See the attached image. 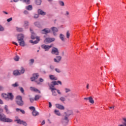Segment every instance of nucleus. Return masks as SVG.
I'll use <instances>...</instances> for the list:
<instances>
[{"label":"nucleus","mask_w":126,"mask_h":126,"mask_svg":"<svg viewBox=\"0 0 126 126\" xmlns=\"http://www.w3.org/2000/svg\"><path fill=\"white\" fill-rule=\"evenodd\" d=\"M64 15L65 16H66V17H68V16H69V12H68V11H66Z\"/></svg>","instance_id":"ea45409f"},{"label":"nucleus","mask_w":126,"mask_h":126,"mask_svg":"<svg viewBox=\"0 0 126 126\" xmlns=\"http://www.w3.org/2000/svg\"><path fill=\"white\" fill-rule=\"evenodd\" d=\"M42 34H48V33H51V30L49 29H44L41 31Z\"/></svg>","instance_id":"f3484780"},{"label":"nucleus","mask_w":126,"mask_h":126,"mask_svg":"<svg viewBox=\"0 0 126 126\" xmlns=\"http://www.w3.org/2000/svg\"><path fill=\"white\" fill-rule=\"evenodd\" d=\"M30 110H32V114L34 117H36V116H38L39 112L36 111V109L34 106H31L29 107Z\"/></svg>","instance_id":"1a4fd4ad"},{"label":"nucleus","mask_w":126,"mask_h":126,"mask_svg":"<svg viewBox=\"0 0 126 126\" xmlns=\"http://www.w3.org/2000/svg\"><path fill=\"white\" fill-rule=\"evenodd\" d=\"M12 86H13V87H18V86H19V84L18 82H16L15 84H13Z\"/></svg>","instance_id":"4c0bfd02"},{"label":"nucleus","mask_w":126,"mask_h":126,"mask_svg":"<svg viewBox=\"0 0 126 126\" xmlns=\"http://www.w3.org/2000/svg\"><path fill=\"white\" fill-rule=\"evenodd\" d=\"M60 38L63 42H65V38H64V35L61 33L60 34Z\"/></svg>","instance_id":"b1692460"},{"label":"nucleus","mask_w":126,"mask_h":126,"mask_svg":"<svg viewBox=\"0 0 126 126\" xmlns=\"http://www.w3.org/2000/svg\"><path fill=\"white\" fill-rule=\"evenodd\" d=\"M24 13L25 14H28V12L27 10L24 11Z\"/></svg>","instance_id":"e2e57ef3"},{"label":"nucleus","mask_w":126,"mask_h":126,"mask_svg":"<svg viewBox=\"0 0 126 126\" xmlns=\"http://www.w3.org/2000/svg\"><path fill=\"white\" fill-rule=\"evenodd\" d=\"M25 72V69L23 67H21V70L20 71V75L23 74Z\"/></svg>","instance_id":"473e14b6"},{"label":"nucleus","mask_w":126,"mask_h":126,"mask_svg":"<svg viewBox=\"0 0 126 126\" xmlns=\"http://www.w3.org/2000/svg\"><path fill=\"white\" fill-rule=\"evenodd\" d=\"M122 120L123 122H122V124L123 125H119V126H126V118L124 117L122 118Z\"/></svg>","instance_id":"393cba45"},{"label":"nucleus","mask_w":126,"mask_h":126,"mask_svg":"<svg viewBox=\"0 0 126 126\" xmlns=\"http://www.w3.org/2000/svg\"><path fill=\"white\" fill-rule=\"evenodd\" d=\"M30 31L32 33L31 35V39H32V40H34V39L36 38V40L33 41V40H30V43H31L32 44H38V42L40 41V37L36 36V34L33 32V31L31 29H30Z\"/></svg>","instance_id":"f03ea898"},{"label":"nucleus","mask_w":126,"mask_h":126,"mask_svg":"<svg viewBox=\"0 0 126 126\" xmlns=\"http://www.w3.org/2000/svg\"><path fill=\"white\" fill-rule=\"evenodd\" d=\"M51 31H52L54 36H57V33L59 32V29L56 27H53L51 29Z\"/></svg>","instance_id":"9b49d317"},{"label":"nucleus","mask_w":126,"mask_h":126,"mask_svg":"<svg viewBox=\"0 0 126 126\" xmlns=\"http://www.w3.org/2000/svg\"><path fill=\"white\" fill-rule=\"evenodd\" d=\"M34 62H35L34 59H31V60H29V64L30 65H32L33 63H34Z\"/></svg>","instance_id":"c756f323"},{"label":"nucleus","mask_w":126,"mask_h":126,"mask_svg":"<svg viewBox=\"0 0 126 126\" xmlns=\"http://www.w3.org/2000/svg\"><path fill=\"white\" fill-rule=\"evenodd\" d=\"M16 103L18 106H22L24 105V102L22 100V96L20 95H18L16 97Z\"/></svg>","instance_id":"423d86ee"},{"label":"nucleus","mask_w":126,"mask_h":126,"mask_svg":"<svg viewBox=\"0 0 126 126\" xmlns=\"http://www.w3.org/2000/svg\"><path fill=\"white\" fill-rule=\"evenodd\" d=\"M42 3V0H35V3L37 5H40Z\"/></svg>","instance_id":"7c9ffc66"},{"label":"nucleus","mask_w":126,"mask_h":126,"mask_svg":"<svg viewBox=\"0 0 126 126\" xmlns=\"http://www.w3.org/2000/svg\"><path fill=\"white\" fill-rule=\"evenodd\" d=\"M55 107H56V108H57V109H59L60 110H64V106H63V105L60 103L56 104Z\"/></svg>","instance_id":"dca6fc26"},{"label":"nucleus","mask_w":126,"mask_h":126,"mask_svg":"<svg viewBox=\"0 0 126 126\" xmlns=\"http://www.w3.org/2000/svg\"><path fill=\"white\" fill-rule=\"evenodd\" d=\"M3 13H5V14H8V13L4 11H3Z\"/></svg>","instance_id":"774afa93"},{"label":"nucleus","mask_w":126,"mask_h":126,"mask_svg":"<svg viewBox=\"0 0 126 126\" xmlns=\"http://www.w3.org/2000/svg\"><path fill=\"white\" fill-rule=\"evenodd\" d=\"M3 30H4L3 27H2L1 26H0V31H3Z\"/></svg>","instance_id":"3c124183"},{"label":"nucleus","mask_w":126,"mask_h":126,"mask_svg":"<svg viewBox=\"0 0 126 126\" xmlns=\"http://www.w3.org/2000/svg\"><path fill=\"white\" fill-rule=\"evenodd\" d=\"M0 121L1 122H4V123H11L12 122V120L6 118V116L3 114L0 113Z\"/></svg>","instance_id":"20e7f679"},{"label":"nucleus","mask_w":126,"mask_h":126,"mask_svg":"<svg viewBox=\"0 0 126 126\" xmlns=\"http://www.w3.org/2000/svg\"><path fill=\"white\" fill-rule=\"evenodd\" d=\"M31 90L32 91H34V92H38V93H41V92L40 91L33 87H31Z\"/></svg>","instance_id":"a878e982"},{"label":"nucleus","mask_w":126,"mask_h":126,"mask_svg":"<svg viewBox=\"0 0 126 126\" xmlns=\"http://www.w3.org/2000/svg\"><path fill=\"white\" fill-rule=\"evenodd\" d=\"M1 97L6 100V101H12L13 99H14V96H13V94H12V93H8L6 94H1Z\"/></svg>","instance_id":"f257e3e1"},{"label":"nucleus","mask_w":126,"mask_h":126,"mask_svg":"<svg viewBox=\"0 0 126 126\" xmlns=\"http://www.w3.org/2000/svg\"><path fill=\"white\" fill-rule=\"evenodd\" d=\"M114 108H115V106L109 107V109H112V110H114Z\"/></svg>","instance_id":"bf43d9fd"},{"label":"nucleus","mask_w":126,"mask_h":126,"mask_svg":"<svg viewBox=\"0 0 126 126\" xmlns=\"http://www.w3.org/2000/svg\"><path fill=\"white\" fill-rule=\"evenodd\" d=\"M55 40H56V39L55 38H46L44 42V43H52V42H54V41H55Z\"/></svg>","instance_id":"ddd939ff"},{"label":"nucleus","mask_w":126,"mask_h":126,"mask_svg":"<svg viewBox=\"0 0 126 126\" xmlns=\"http://www.w3.org/2000/svg\"><path fill=\"white\" fill-rule=\"evenodd\" d=\"M32 8H33L32 7V5H29V6L26 7V9H27L28 10H32Z\"/></svg>","instance_id":"72a5a7b5"},{"label":"nucleus","mask_w":126,"mask_h":126,"mask_svg":"<svg viewBox=\"0 0 126 126\" xmlns=\"http://www.w3.org/2000/svg\"><path fill=\"white\" fill-rule=\"evenodd\" d=\"M38 13L39 14H40V15H46V12H44V11L41 10V9H38Z\"/></svg>","instance_id":"5701e85b"},{"label":"nucleus","mask_w":126,"mask_h":126,"mask_svg":"<svg viewBox=\"0 0 126 126\" xmlns=\"http://www.w3.org/2000/svg\"><path fill=\"white\" fill-rule=\"evenodd\" d=\"M69 122V119L68 118V117H67L65 115H63V118L61 121V123L62 124H63V126H67Z\"/></svg>","instance_id":"0eeeda50"},{"label":"nucleus","mask_w":126,"mask_h":126,"mask_svg":"<svg viewBox=\"0 0 126 126\" xmlns=\"http://www.w3.org/2000/svg\"><path fill=\"white\" fill-rule=\"evenodd\" d=\"M60 101H61L62 102H64V101H65V97H63V96H62L60 98Z\"/></svg>","instance_id":"58836bf2"},{"label":"nucleus","mask_w":126,"mask_h":126,"mask_svg":"<svg viewBox=\"0 0 126 126\" xmlns=\"http://www.w3.org/2000/svg\"><path fill=\"white\" fill-rule=\"evenodd\" d=\"M14 61L16 62H18L19 61V57L16 56L14 58Z\"/></svg>","instance_id":"c03bdc74"},{"label":"nucleus","mask_w":126,"mask_h":126,"mask_svg":"<svg viewBox=\"0 0 126 126\" xmlns=\"http://www.w3.org/2000/svg\"><path fill=\"white\" fill-rule=\"evenodd\" d=\"M71 115H73V112H72V110H67L64 112V114H63V115L65 116L68 118H69V116H71Z\"/></svg>","instance_id":"f8f14e48"},{"label":"nucleus","mask_w":126,"mask_h":126,"mask_svg":"<svg viewBox=\"0 0 126 126\" xmlns=\"http://www.w3.org/2000/svg\"><path fill=\"white\" fill-rule=\"evenodd\" d=\"M59 3L60 5H61V6H64V2H63V1H62V0H59Z\"/></svg>","instance_id":"f704fd0d"},{"label":"nucleus","mask_w":126,"mask_h":126,"mask_svg":"<svg viewBox=\"0 0 126 126\" xmlns=\"http://www.w3.org/2000/svg\"><path fill=\"white\" fill-rule=\"evenodd\" d=\"M34 25L35 26H36V27H41V24L38 22L34 23Z\"/></svg>","instance_id":"c9c22d12"},{"label":"nucleus","mask_w":126,"mask_h":126,"mask_svg":"<svg viewBox=\"0 0 126 126\" xmlns=\"http://www.w3.org/2000/svg\"><path fill=\"white\" fill-rule=\"evenodd\" d=\"M54 114L57 115V116H61V112H60V111L57 110V109L54 110Z\"/></svg>","instance_id":"c85d7f7f"},{"label":"nucleus","mask_w":126,"mask_h":126,"mask_svg":"<svg viewBox=\"0 0 126 126\" xmlns=\"http://www.w3.org/2000/svg\"><path fill=\"white\" fill-rule=\"evenodd\" d=\"M13 74L16 76H17L18 75H20V72L18 70H15L13 72Z\"/></svg>","instance_id":"412c9836"},{"label":"nucleus","mask_w":126,"mask_h":126,"mask_svg":"<svg viewBox=\"0 0 126 126\" xmlns=\"http://www.w3.org/2000/svg\"><path fill=\"white\" fill-rule=\"evenodd\" d=\"M34 100H35V99H34L33 98H30V100L31 103H33L34 102Z\"/></svg>","instance_id":"8fccbe9b"},{"label":"nucleus","mask_w":126,"mask_h":126,"mask_svg":"<svg viewBox=\"0 0 126 126\" xmlns=\"http://www.w3.org/2000/svg\"><path fill=\"white\" fill-rule=\"evenodd\" d=\"M3 90V87L0 86V91H1Z\"/></svg>","instance_id":"13d9d810"},{"label":"nucleus","mask_w":126,"mask_h":126,"mask_svg":"<svg viewBox=\"0 0 126 126\" xmlns=\"http://www.w3.org/2000/svg\"><path fill=\"white\" fill-rule=\"evenodd\" d=\"M84 100H89V101L91 103V104H94V100L92 96H90L89 97L84 98Z\"/></svg>","instance_id":"a211bd4d"},{"label":"nucleus","mask_w":126,"mask_h":126,"mask_svg":"<svg viewBox=\"0 0 126 126\" xmlns=\"http://www.w3.org/2000/svg\"><path fill=\"white\" fill-rule=\"evenodd\" d=\"M18 41L19 43V45L21 47H25V42H24V35L22 34H20L18 35L17 37Z\"/></svg>","instance_id":"7ed1b4c3"},{"label":"nucleus","mask_w":126,"mask_h":126,"mask_svg":"<svg viewBox=\"0 0 126 126\" xmlns=\"http://www.w3.org/2000/svg\"><path fill=\"white\" fill-rule=\"evenodd\" d=\"M51 54H52V55H55L56 56H59V55H60L59 49L56 47H53L51 51Z\"/></svg>","instance_id":"9d476101"},{"label":"nucleus","mask_w":126,"mask_h":126,"mask_svg":"<svg viewBox=\"0 0 126 126\" xmlns=\"http://www.w3.org/2000/svg\"><path fill=\"white\" fill-rule=\"evenodd\" d=\"M49 67L51 70H54V69H55V66L53 65H50Z\"/></svg>","instance_id":"a18cd8bd"},{"label":"nucleus","mask_w":126,"mask_h":126,"mask_svg":"<svg viewBox=\"0 0 126 126\" xmlns=\"http://www.w3.org/2000/svg\"><path fill=\"white\" fill-rule=\"evenodd\" d=\"M52 93V95L53 96H58V94H59V95H62V92H61V91L60 90H58L57 89H53V90H51ZM56 91H57V92H56Z\"/></svg>","instance_id":"6e6552de"},{"label":"nucleus","mask_w":126,"mask_h":126,"mask_svg":"<svg viewBox=\"0 0 126 126\" xmlns=\"http://www.w3.org/2000/svg\"><path fill=\"white\" fill-rule=\"evenodd\" d=\"M55 71H56V72H58V73L62 72V71L61 70V69L58 68H55Z\"/></svg>","instance_id":"79ce46f5"},{"label":"nucleus","mask_w":126,"mask_h":126,"mask_svg":"<svg viewBox=\"0 0 126 126\" xmlns=\"http://www.w3.org/2000/svg\"><path fill=\"white\" fill-rule=\"evenodd\" d=\"M11 21H12V18H10L7 20V22H10Z\"/></svg>","instance_id":"603ef678"},{"label":"nucleus","mask_w":126,"mask_h":126,"mask_svg":"<svg viewBox=\"0 0 126 126\" xmlns=\"http://www.w3.org/2000/svg\"><path fill=\"white\" fill-rule=\"evenodd\" d=\"M20 90L22 93H24V89H23V88H20Z\"/></svg>","instance_id":"de8ad7c7"},{"label":"nucleus","mask_w":126,"mask_h":126,"mask_svg":"<svg viewBox=\"0 0 126 126\" xmlns=\"http://www.w3.org/2000/svg\"><path fill=\"white\" fill-rule=\"evenodd\" d=\"M12 44H14V45H16V46H18V44H17V43L15 42H13Z\"/></svg>","instance_id":"052dcab7"},{"label":"nucleus","mask_w":126,"mask_h":126,"mask_svg":"<svg viewBox=\"0 0 126 126\" xmlns=\"http://www.w3.org/2000/svg\"><path fill=\"white\" fill-rule=\"evenodd\" d=\"M62 57L61 56H57L54 59L55 63H59L62 61Z\"/></svg>","instance_id":"4468645a"},{"label":"nucleus","mask_w":126,"mask_h":126,"mask_svg":"<svg viewBox=\"0 0 126 126\" xmlns=\"http://www.w3.org/2000/svg\"><path fill=\"white\" fill-rule=\"evenodd\" d=\"M59 84L62 85V83L61 81H53L50 84H49L48 85L49 86V89H50V90H53V89H56V88H55V86L59 85Z\"/></svg>","instance_id":"39448f33"},{"label":"nucleus","mask_w":126,"mask_h":126,"mask_svg":"<svg viewBox=\"0 0 126 126\" xmlns=\"http://www.w3.org/2000/svg\"><path fill=\"white\" fill-rule=\"evenodd\" d=\"M24 2H26L27 4H29L30 3V0H23Z\"/></svg>","instance_id":"49530a36"},{"label":"nucleus","mask_w":126,"mask_h":126,"mask_svg":"<svg viewBox=\"0 0 126 126\" xmlns=\"http://www.w3.org/2000/svg\"><path fill=\"white\" fill-rule=\"evenodd\" d=\"M17 31H18V32H22L23 31V29L22 28H17Z\"/></svg>","instance_id":"37998d69"},{"label":"nucleus","mask_w":126,"mask_h":126,"mask_svg":"<svg viewBox=\"0 0 126 126\" xmlns=\"http://www.w3.org/2000/svg\"><path fill=\"white\" fill-rule=\"evenodd\" d=\"M28 26H29V23L28 22V21H25L24 27H25V28H28Z\"/></svg>","instance_id":"cd10ccee"},{"label":"nucleus","mask_w":126,"mask_h":126,"mask_svg":"<svg viewBox=\"0 0 126 126\" xmlns=\"http://www.w3.org/2000/svg\"><path fill=\"white\" fill-rule=\"evenodd\" d=\"M66 38H67V39L69 38V37L70 36V33H69V31H67L66 33Z\"/></svg>","instance_id":"e433bc0d"},{"label":"nucleus","mask_w":126,"mask_h":126,"mask_svg":"<svg viewBox=\"0 0 126 126\" xmlns=\"http://www.w3.org/2000/svg\"><path fill=\"white\" fill-rule=\"evenodd\" d=\"M4 110L6 113V114H11V112H10V110L8 109V106L7 105H5L4 106Z\"/></svg>","instance_id":"aec40b11"},{"label":"nucleus","mask_w":126,"mask_h":126,"mask_svg":"<svg viewBox=\"0 0 126 126\" xmlns=\"http://www.w3.org/2000/svg\"><path fill=\"white\" fill-rule=\"evenodd\" d=\"M64 91L65 93H68L71 92V89L69 88H66L64 89Z\"/></svg>","instance_id":"2f4dec72"},{"label":"nucleus","mask_w":126,"mask_h":126,"mask_svg":"<svg viewBox=\"0 0 126 126\" xmlns=\"http://www.w3.org/2000/svg\"><path fill=\"white\" fill-rule=\"evenodd\" d=\"M86 88H87V89H89V84H87Z\"/></svg>","instance_id":"338daca9"},{"label":"nucleus","mask_w":126,"mask_h":126,"mask_svg":"<svg viewBox=\"0 0 126 126\" xmlns=\"http://www.w3.org/2000/svg\"><path fill=\"white\" fill-rule=\"evenodd\" d=\"M49 107L52 108V103H51V102H49Z\"/></svg>","instance_id":"6e6d98bb"},{"label":"nucleus","mask_w":126,"mask_h":126,"mask_svg":"<svg viewBox=\"0 0 126 126\" xmlns=\"http://www.w3.org/2000/svg\"><path fill=\"white\" fill-rule=\"evenodd\" d=\"M16 120H15V122H17V124H19V125H22V123L23 121H21L20 119H17V117H16Z\"/></svg>","instance_id":"bb28decb"},{"label":"nucleus","mask_w":126,"mask_h":126,"mask_svg":"<svg viewBox=\"0 0 126 126\" xmlns=\"http://www.w3.org/2000/svg\"><path fill=\"white\" fill-rule=\"evenodd\" d=\"M20 109L19 108H16V112H19V111H20Z\"/></svg>","instance_id":"0e129e2a"},{"label":"nucleus","mask_w":126,"mask_h":126,"mask_svg":"<svg viewBox=\"0 0 126 126\" xmlns=\"http://www.w3.org/2000/svg\"><path fill=\"white\" fill-rule=\"evenodd\" d=\"M22 125L25 126H27V123H26V122L24 121H23V122L22 123Z\"/></svg>","instance_id":"09e8293b"},{"label":"nucleus","mask_w":126,"mask_h":126,"mask_svg":"<svg viewBox=\"0 0 126 126\" xmlns=\"http://www.w3.org/2000/svg\"><path fill=\"white\" fill-rule=\"evenodd\" d=\"M20 112H21V113L22 114H25V111L24 110L21 109L20 110Z\"/></svg>","instance_id":"864d4df0"},{"label":"nucleus","mask_w":126,"mask_h":126,"mask_svg":"<svg viewBox=\"0 0 126 126\" xmlns=\"http://www.w3.org/2000/svg\"><path fill=\"white\" fill-rule=\"evenodd\" d=\"M39 81H40V82H44V79H42V78H40L39 79Z\"/></svg>","instance_id":"4d7b16f0"},{"label":"nucleus","mask_w":126,"mask_h":126,"mask_svg":"<svg viewBox=\"0 0 126 126\" xmlns=\"http://www.w3.org/2000/svg\"><path fill=\"white\" fill-rule=\"evenodd\" d=\"M49 78L50 79H51V80H55V81L58 80V78L53 75H50Z\"/></svg>","instance_id":"4be33fe9"},{"label":"nucleus","mask_w":126,"mask_h":126,"mask_svg":"<svg viewBox=\"0 0 126 126\" xmlns=\"http://www.w3.org/2000/svg\"><path fill=\"white\" fill-rule=\"evenodd\" d=\"M0 104L1 105H2V104H3V101H2V100L0 99Z\"/></svg>","instance_id":"680f3d73"},{"label":"nucleus","mask_w":126,"mask_h":126,"mask_svg":"<svg viewBox=\"0 0 126 126\" xmlns=\"http://www.w3.org/2000/svg\"><path fill=\"white\" fill-rule=\"evenodd\" d=\"M43 125H45V121H44V120H43V121H42V122L41 123V125H42V126H43Z\"/></svg>","instance_id":"69168bd1"},{"label":"nucleus","mask_w":126,"mask_h":126,"mask_svg":"<svg viewBox=\"0 0 126 126\" xmlns=\"http://www.w3.org/2000/svg\"><path fill=\"white\" fill-rule=\"evenodd\" d=\"M52 47H53V44H51L50 46L43 44L41 46V47L42 48V49H44L45 51H49V49L50 48H52Z\"/></svg>","instance_id":"2eb2a0df"},{"label":"nucleus","mask_w":126,"mask_h":126,"mask_svg":"<svg viewBox=\"0 0 126 126\" xmlns=\"http://www.w3.org/2000/svg\"><path fill=\"white\" fill-rule=\"evenodd\" d=\"M39 77V74H33L32 78H31V81H35V79H37Z\"/></svg>","instance_id":"6ab92c4d"},{"label":"nucleus","mask_w":126,"mask_h":126,"mask_svg":"<svg viewBox=\"0 0 126 126\" xmlns=\"http://www.w3.org/2000/svg\"><path fill=\"white\" fill-rule=\"evenodd\" d=\"M39 17V15L38 14H35L34 16V18H38Z\"/></svg>","instance_id":"5fc2aeb1"},{"label":"nucleus","mask_w":126,"mask_h":126,"mask_svg":"<svg viewBox=\"0 0 126 126\" xmlns=\"http://www.w3.org/2000/svg\"><path fill=\"white\" fill-rule=\"evenodd\" d=\"M39 99H40V96L38 95H36L35 96V97H34V100L35 101H37L38 100H39Z\"/></svg>","instance_id":"a19ab883"}]
</instances>
